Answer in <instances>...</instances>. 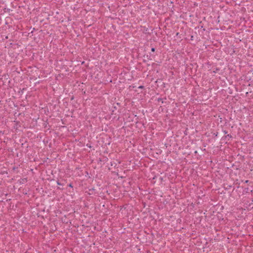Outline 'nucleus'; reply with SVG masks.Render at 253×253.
I'll return each mask as SVG.
<instances>
[{"label": "nucleus", "instance_id": "obj_1", "mask_svg": "<svg viewBox=\"0 0 253 253\" xmlns=\"http://www.w3.org/2000/svg\"><path fill=\"white\" fill-rule=\"evenodd\" d=\"M151 51H152V52L155 51V48H152L151 49Z\"/></svg>", "mask_w": 253, "mask_h": 253}]
</instances>
